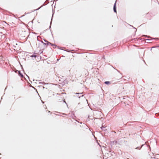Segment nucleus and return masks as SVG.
Listing matches in <instances>:
<instances>
[{
  "mask_svg": "<svg viewBox=\"0 0 159 159\" xmlns=\"http://www.w3.org/2000/svg\"><path fill=\"white\" fill-rule=\"evenodd\" d=\"M116 3H115L113 9H114V12L116 13Z\"/></svg>",
  "mask_w": 159,
  "mask_h": 159,
  "instance_id": "nucleus-1",
  "label": "nucleus"
},
{
  "mask_svg": "<svg viewBox=\"0 0 159 159\" xmlns=\"http://www.w3.org/2000/svg\"><path fill=\"white\" fill-rule=\"evenodd\" d=\"M19 74L20 76L21 77H22L23 76V75H22V74L20 72V71H19Z\"/></svg>",
  "mask_w": 159,
  "mask_h": 159,
  "instance_id": "nucleus-2",
  "label": "nucleus"
},
{
  "mask_svg": "<svg viewBox=\"0 0 159 159\" xmlns=\"http://www.w3.org/2000/svg\"><path fill=\"white\" fill-rule=\"evenodd\" d=\"M109 83V81H106L105 82V84H108Z\"/></svg>",
  "mask_w": 159,
  "mask_h": 159,
  "instance_id": "nucleus-3",
  "label": "nucleus"
},
{
  "mask_svg": "<svg viewBox=\"0 0 159 159\" xmlns=\"http://www.w3.org/2000/svg\"><path fill=\"white\" fill-rule=\"evenodd\" d=\"M40 7L38 9H36V10H38L39 9H40Z\"/></svg>",
  "mask_w": 159,
  "mask_h": 159,
  "instance_id": "nucleus-4",
  "label": "nucleus"
}]
</instances>
